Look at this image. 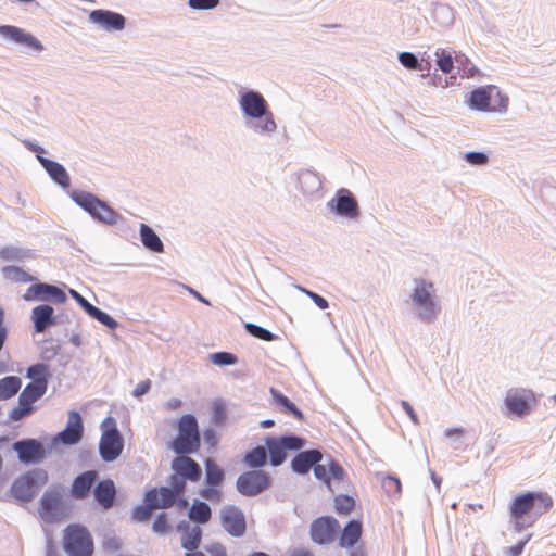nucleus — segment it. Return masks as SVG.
<instances>
[{"label":"nucleus","instance_id":"5701e85b","mask_svg":"<svg viewBox=\"0 0 556 556\" xmlns=\"http://www.w3.org/2000/svg\"><path fill=\"white\" fill-rule=\"evenodd\" d=\"M93 496L96 502L103 508L110 509L113 507L116 497V488L111 479H104L94 483Z\"/></svg>","mask_w":556,"mask_h":556},{"label":"nucleus","instance_id":"a19ab883","mask_svg":"<svg viewBox=\"0 0 556 556\" xmlns=\"http://www.w3.org/2000/svg\"><path fill=\"white\" fill-rule=\"evenodd\" d=\"M212 418L216 425H224L227 419V407L223 401H215L212 406Z\"/></svg>","mask_w":556,"mask_h":556},{"label":"nucleus","instance_id":"864d4df0","mask_svg":"<svg viewBox=\"0 0 556 556\" xmlns=\"http://www.w3.org/2000/svg\"><path fill=\"white\" fill-rule=\"evenodd\" d=\"M314 473L317 479L324 481L328 486H330V476H329V466L316 464L314 467Z\"/></svg>","mask_w":556,"mask_h":556},{"label":"nucleus","instance_id":"ddd939ff","mask_svg":"<svg viewBox=\"0 0 556 556\" xmlns=\"http://www.w3.org/2000/svg\"><path fill=\"white\" fill-rule=\"evenodd\" d=\"M339 522L329 516L319 517L311 525V538L320 545L332 543L339 533Z\"/></svg>","mask_w":556,"mask_h":556},{"label":"nucleus","instance_id":"58836bf2","mask_svg":"<svg viewBox=\"0 0 556 556\" xmlns=\"http://www.w3.org/2000/svg\"><path fill=\"white\" fill-rule=\"evenodd\" d=\"M87 314L111 329L117 327V321L113 317L96 306H92Z\"/></svg>","mask_w":556,"mask_h":556},{"label":"nucleus","instance_id":"412c9836","mask_svg":"<svg viewBox=\"0 0 556 556\" xmlns=\"http://www.w3.org/2000/svg\"><path fill=\"white\" fill-rule=\"evenodd\" d=\"M98 479L96 470H87L78 475L72 483L71 496L75 500L86 498Z\"/></svg>","mask_w":556,"mask_h":556},{"label":"nucleus","instance_id":"c756f323","mask_svg":"<svg viewBox=\"0 0 556 556\" xmlns=\"http://www.w3.org/2000/svg\"><path fill=\"white\" fill-rule=\"evenodd\" d=\"M270 394L274 403L281 407L282 413L290 414L298 420H303V413L286 395L274 388L270 389Z\"/></svg>","mask_w":556,"mask_h":556},{"label":"nucleus","instance_id":"4468645a","mask_svg":"<svg viewBox=\"0 0 556 556\" xmlns=\"http://www.w3.org/2000/svg\"><path fill=\"white\" fill-rule=\"evenodd\" d=\"M534 403L533 392L526 389H510L505 397V405L509 413L517 416L528 414Z\"/></svg>","mask_w":556,"mask_h":556},{"label":"nucleus","instance_id":"8fccbe9b","mask_svg":"<svg viewBox=\"0 0 556 556\" xmlns=\"http://www.w3.org/2000/svg\"><path fill=\"white\" fill-rule=\"evenodd\" d=\"M155 509L154 507H150V505H141L134 509L132 517L137 521H146L151 517V511Z\"/></svg>","mask_w":556,"mask_h":556},{"label":"nucleus","instance_id":"c85d7f7f","mask_svg":"<svg viewBox=\"0 0 556 556\" xmlns=\"http://www.w3.org/2000/svg\"><path fill=\"white\" fill-rule=\"evenodd\" d=\"M140 238L142 244L156 253H161L164 251L163 242L160 237L154 232V230L146 224L140 225Z\"/></svg>","mask_w":556,"mask_h":556},{"label":"nucleus","instance_id":"39448f33","mask_svg":"<svg viewBox=\"0 0 556 556\" xmlns=\"http://www.w3.org/2000/svg\"><path fill=\"white\" fill-rule=\"evenodd\" d=\"M102 429L99 442L100 455L104 462H113L122 454L124 441L114 418H105L102 422Z\"/></svg>","mask_w":556,"mask_h":556},{"label":"nucleus","instance_id":"0e129e2a","mask_svg":"<svg viewBox=\"0 0 556 556\" xmlns=\"http://www.w3.org/2000/svg\"><path fill=\"white\" fill-rule=\"evenodd\" d=\"M166 406L169 409H177L181 406V401L178 399H172L170 401L167 402Z\"/></svg>","mask_w":556,"mask_h":556},{"label":"nucleus","instance_id":"6e6552de","mask_svg":"<svg viewBox=\"0 0 556 556\" xmlns=\"http://www.w3.org/2000/svg\"><path fill=\"white\" fill-rule=\"evenodd\" d=\"M73 200L85 211H87L92 217L105 224H116L119 218L117 212H115L105 202L99 200L91 193L75 192L73 194Z\"/></svg>","mask_w":556,"mask_h":556},{"label":"nucleus","instance_id":"13d9d810","mask_svg":"<svg viewBox=\"0 0 556 556\" xmlns=\"http://www.w3.org/2000/svg\"><path fill=\"white\" fill-rule=\"evenodd\" d=\"M304 292L314 301V303L321 309H326L328 307V302L326 299L320 296L319 294L304 290Z\"/></svg>","mask_w":556,"mask_h":556},{"label":"nucleus","instance_id":"c03bdc74","mask_svg":"<svg viewBox=\"0 0 556 556\" xmlns=\"http://www.w3.org/2000/svg\"><path fill=\"white\" fill-rule=\"evenodd\" d=\"M170 530V523L167 514H160L153 522V531L159 534H166Z\"/></svg>","mask_w":556,"mask_h":556},{"label":"nucleus","instance_id":"473e14b6","mask_svg":"<svg viewBox=\"0 0 556 556\" xmlns=\"http://www.w3.org/2000/svg\"><path fill=\"white\" fill-rule=\"evenodd\" d=\"M224 470L215 463L207 458L205 460V480L207 485L219 486L224 481Z\"/></svg>","mask_w":556,"mask_h":556},{"label":"nucleus","instance_id":"4c0bfd02","mask_svg":"<svg viewBox=\"0 0 556 556\" xmlns=\"http://www.w3.org/2000/svg\"><path fill=\"white\" fill-rule=\"evenodd\" d=\"M355 506V502L351 496L338 495L334 497V507L338 514L348 515Z\"/></svg>","mask_w":556,"mask_h":556},{"label":"nucleus","instance_id":"5fc2aeb1","mask_svg":"<svg viewBox=\"0 0 556 556\" xmlns=\"http://www.w3.org/2000/svg\"><path fill=\"white\" fill-rule=\"evenodd\" d=\"M465 159L472 165H483L488 162V156L482 152H468Z\"/></svg>","mask_w":556,"mask_h":556},{"label":"nucleus","instance_id":"a878e982","mask_svg":"<svg viewBox=\"0 0 556 556\" xmlns=\"http://www.w3.org/2000/svg\"><path fill=\"white\" fill-rule=\"evenodd\" d=\"M38 161L47 170L49 176L60 186L67 188L71 184L70 176L65 168L58 162L38 155Z\"/></svg>","mask_w":556,"mask_h":556},{"label":"nucleus","instance_id":"dca6fc26","mask_svg":"<svg viewBox=\"0 0 556 556\" xmlns=\"http://www.w3.org/2000/svg\"><path fill=\"white\" fill-rule=\"evenodd\" d=\"M219 516L223 528L230 535L242 536L245 533V517L240 508L233 505H227L222 508Z\"/></svg>","mask_w":556,"mask_h":556},{"label":"nucleus","instance_id":"774afa93","mask_svg":"<svg viewBox=\"0 0 556 556\" xmlns=\"http://www.w3.org/2000/svg\"><path fill=\"white\" fill-rule=\"evenodd\" d=\"M7 334H8V332H7L5 327H0V351L2 350L3 344L5 342Z\"/></svg>","mask_w":556,"mask_h":556},{"label":"nucleus","instance_id":"7c9ffc66","mask_svg":"<svg viewBox=\"0 0 556 556\" xmlns=\"http://www.w3.org/2000/svg\"><path fill=\"white\" fill-rule=\"evenodd\" d=\"M493 89L479 88L470 94V105L480 111L493 110L490 104Z\"/></svg>","mask_w":556,"mask_h":556},{"label":"nucleus","instance_id":"79ce46f5","mask_svg":"<svg viewBox=\"0 0 556 556\" xmlns=\"http://www.w3.org/2000/svg\"><path fill=\"white\" fill-rule=\"evenodd\" d=\"M435 56L439 68L445 74L451 73L454 67L451 53H447L444 50H440L435 52Z\"/></svg>","mask_w":556,"mask_h":556},{"label":"nucleus","instance_id":"f03ea898","mask_svg":"<svg viewBox=\"0 0 556 556\" xmlns=\"http://www.w3.org/2000/svg\"><path fill=\"white\" fill-rule=\"evenodd\" d=\"M240 106L243 113L252 118H263L253 125L256 132L271 134L276 129L273 113L269 112L267 102L262 94L255 91H248L240 99Z\"/></svg>","mask_w":556,"mask_h":556},{"label":"nucleus","instance_id":"a211bd4d","mask_svg":"<svg viewBox=\"0 0 556 556\" xmlns=\"http://www.w3.org/2000/svg\"><path fill=\"white\" fill-rule=\"evenodd\" d=\"M172 468L175 472L173 476L184 479L185 482L186 480L197 482L202 475L200 465L192 458L185 456V454H179L174 458Z\"/></svg>","mask_w":556,"mask_h":556},{"label":"nucleus","instance_id":"f8f14e48","mask_svg":"<svg viewBox=\"0 0 556 556\" xmlns=\"http://www.w3.org/2000/svg\"><path fill=\"white\" fill-rule=\"evenodd\" d=\"M433 292L432 282L419 280L412 294L414 303L421 307L420 317L427 321L433 320L439 312V307L433 301Z\"/></svg>","mask_w":556,"mask_h":556},{"label":"nucleus","instance_id":"3c124183","mask_svg":"<svg viewBox=\"0 0 556 556\" xmlns=\"http://www.w3.org/2000/svg\"><path fill=\"white\" fill-rule=\"evenodd\" d=\"M188 3L194 10H210L216 8L219 0H189Z\"/></svg>","mask_w":556,"mask_h":556},{"label":"nucleus","instance_id":"49530a36","mask_svg":"<svg viewBox=\"0 0 556 556\" xmlns=\"http://www.w3.org/2000/svg\"><path fill=\"white\" fill-rule=\"evenodd\" d=\"M200 494L210 502L219 503L222 501V491L218 486L207 485V488H204Z\"/></svg>","mask_w":556,"mask_h":556},{"label":"nucleus","instance_id":"9d476101","mask_svg":"<svg viewBox=\"0 0 556 556\" xmlns=\"http://www.w3.org/2000/svg\"><path fill=\"white\" fill-rule=\"evenodd\" d=\"M265 445L269 453V462L276 467L286 460L287 451H298L302 448L304 440L294 435L280 438L268 437L265 439Z\"/></svg>","mask_w":556,"mask_h":556},{"label":"nucleus","instance_id":"603ef678","mask_svg":"<svg viewBox=\"0 0 556 556\" xmlns=\"http://www.w3.org/2000/svg\"><path fill=\"white\" fill-rule=\"evenodd\" d=\"M329 476L330 481L333 479L336 481H341L345 477V472L340 464L337 462H330L329 464Z\"/></svg>","mask_w":556,"mask_h":556},{"label":"nucleus","instance_id":"69168bd1","mask_svg":"<svg viewBox=\"0 0 556 556\" xmlns=\"http://www.w3.org/2000/svg\"><path fill=\"white\" fill-rule=\"evenodd\" d=\"M290 556H313L309 551L298 548L291 552Z\"/></svg>","mask_w":556,"mask_h":556},{"label":"nucleus","instance_id":"20e7f679","mask_svg":"<svg viewBox=\"0 0 556 556\" xmlns=\"http://www.w3.org/2000/svg\"><path fill=\"white\" fill-rule=\"evenodd\" d=\"M201 445L199 426L195 417L186 414L178 420V434L172 441V448L177 454H191L198 452Z\"/></svg>","mask_w":556,"mask_h":556},{"label":"nucleus","instance_id":"72a5a7b5","mask_svg":"<svg viewBox=\"0 0 556 556\" xmlns=\"http://www.w3.org/2000/svg\"><path fill=\"white\" fill-rule=\"evenodd\" d=\"M211 517V508L205 502L195 501L189 509V518L198 523H206Z\"/></svg>","mask_w":556,"mask_h":556},{"label":"nucleus","instance_id":"423d86ee","mask_svg":"<svg viewBox=\"0 0 556 556\" xmlns=\"http://www.w3.org/2000/svg\"><path fill=\"white\" fill-rule=\"evenodd\" d=\"M47 482V472L35 469L17 478L11 486V493L18 501L29 502Z\"/></svg>","mask_w":556,"mask_h":556},{"label":"nucleus","instance_id":"c9c22d12","mask_svg":"<svg viewBox=\"0 0 556 556\" xmlns=\"http://www.w3.org/2000/svg\"><path fill=\"white\" fill-rule=\"evenodd\" d=\"M244 463L252 468H258L266 464L267 452L264 446H256L249 451L243 458Z\"/></svg>","mask_w":556,"mask_h":556},{"label":"nucleus","instance_id":"f257e3e1","mask_svg":"<svg viewBox=\"0 0 556 556\" xmlns=\"http://www.w3.org/2000/svg\"><path fill=\"white\" fill-rule=\"evenodd\" d=\"M553 506V500L546 493L528 492L517 496L510 504V517L517 526H521L525 518L540 517Z\"/></svg>","mask_w":556,"mask_h":556},{"label":"nucleus","instance_id":"de8ad7c7","mask_svg":"<svg viewBox=\"0 0 556 556\" xmlns=\"http://www.w3.org/2000/svg\"><path fill=\"white\" fill-rule=\"evenodd\" d=\"M401 64L408 70H416L419 67L417 58L410 52H402L399 54Z\"/></svg>","mask_w":556,"mask_h":556},{"label":"nucleus","instance_id":"6e6d98bb","mask_svg":"<svg viewBox=\"0 0 556 556\" xmlns=\"http://www.w3.org/2000/svg\"><path fill=\"white\" fill-rule=\"evenodd\" d=\"M70 294L85 309L86 313H88L90 308L93 306L76 290L71 289Z\"/></svg>","mask_w":556,"mask_h":556},{"label":"nucleus","instance_id":"37998d69","mask_svg":"<svg viewBox=\"0 0 556 556\" xmlns=\"http://www.w3.org/2000/svg\"><path fill=\"white\" fill-rule=\"evenodd\" d=\"M4 273H5V276L15 280V281H18V282H29V281H33V277L27 274L26 271L22 270L21 268L18 267H7L4 269Z\"/></svg>","mask_w":556,"mask_h":556},{"label":"nucleus","instance_id":"e433bc0d","mask_svg":"<svg viewBox=\"0 0 556 556\" xmlns=\"http://www.w3.org/2000/svg\"><path fill=\"white\" fill-rule=\"evenodd\" d=\"M60 494L56 491H47L40 501V514L43 517L51 515L59 506Z\"/></svg>","mask_w":556,"mask_h":556},{"label":"nucleus","instance_id":"a18cd8bd","mask_svg":"<svg viewBox=\"0 0 556 556\" xmlns=\"http://www.w3.org/2000/svg\"><path fill=\"white\" fill-rule=\"evenodd\" d=\"M212 362L215 365H233L237 362V357L232 353L217 352L211 355Z\"/></svg>","mask_w":556,"mask_h":556},{"label":"nucleus","instance_id":"aec40b11","mask_svg":"<svg viewBox=\"0 0 556 556\" xmlns=\"http://www.w3.org/2000/svg\"><path fill=\"white\" fill-rule=\"evenodd\" d=\"M89 20L108 31H118L124 29L126 20L116 12L108 10H94L89 14Z\"/></svg>","mask_w":556,"mask_h":556},{"label":"nucleus","instance_id":"680f3d73","mask_svg":"<svg viewBox=\"0 0 556 556\" xmlns=\"http://www.w3.org/2000/svg\"><path fill=\"white\" fill-rule=\"evenodd\" d=\"M45 367L42 365H35L28 368L27 376L33 379H38V376H41Z\"/></svg>","mask_w":556,"mask_h":556},{"label":"nucleus","instance_id":"09e8293b","mask_svg":"<svg viewBox=\"0 0 556 556\" xmlns=\"http://www.w3.org/2000/svg\"><path fill=\"white\" fill-rule=\"evenodd\" d=\"M382 485L391 494L401 493V481L399 478L388 476L383 479Z\"/></svg>","mask_w":556,"mask_h":556},{"label":"nucleus","instance_id":"b1692460","mask_svg":"<svg viewBox=\"0 0 556 556\" xmlns=\"http://www.w3.org/2000/svg\"><path fill=\"white\" fill-rule=\"evenodd\" d=\"M83 437L81 417L77 412H71L66 428L58 434V439L64 444H75Z\"/></svg>","mask_w":556,"mask_h":556},{"label":"nucleus","instance_id":"bf43d9fd","mask_svg":"<svg viewBox=\"0 0 556 556\" xmlns=\"http://www.w3.org/2000/svg\"><path fill=\"white\" fill-rule=\"evenodd\" d=\"M207 552L211 556H227L225 546L220 543H214L207 547Z\"/></svg>","mask_w":556,"mask_h":556},{"label":"nucleus","instance_id":"6ab92c4d","mask_svg":"<svg viewBox=\"0 0 556 556\" xmlns=\"http://www.w3.org/2000/svg\"><path fill=\"white\" fill-rule=\"evenodd\" d=\"M13 450L17 453L22 463H38L45 457V448L40 442L35 439L17 441L13 444Z\"/></svg>","mask_w":556,"mask_h":556},{"label":"nucleus","instance_id":"2f4dec72","mask_svg":"<svg viewBox=\"0 0 556 556\" xmlns=\"http://www.w3.org/2000/svg\"><path fill=\"white\" fill-rule=\"evenodd\" d=\"M202 540V530L199 526H194L189 528L187 526L186 532L181 536V546L188 551L193 552L197 551L201 544Z\"/></svg>","mask_w":556,"mask_h":556},{"label":"nucleus","instance_id":"2eb2a0df","mask_svg":"<svg viewBox=\"0 0 556 556\" xmlns=\"http://www.w3.org/2000/svg\"><path fill=\"white\" fill-rule=\"evenodd\" d=\"M328 206L337 215L344 216L350 219L357 218L359 215L358 203L352 192L345 188L337 191L334 198L328 203Z\"/></svg>","mask_w":556,"mask_h":556},{"label":"nucleus","instance_id":"bb28decb","mask_svg":"<svg viewBox=\"0 0 556 556\" xmlns=\"http://www.w3.org/2000/svg\"><path fill=\"white\" fill-rule=\"evenodd\" d=\"M53 308L49 305H39L33 309L31 318L36 332H43L47 327L54 324Z\"/></svg>","mask_w":556,"mask_h":556},{"label":"nucleus","instance_id":"f3484780","mask_svg":"<svg viewBox=\"0 0 556 556\" xmlns=\"http://www.w3.org/2000/svg\"><path fill=\"white\" fill-rule=\"evenodd\" d=\"M25 301L54 300L56 303L63 304L66 301V294L60 288L47 283H36L30 286L23 295Z\"/></svg>","mask_w":556,"mask_h":556},{"label":"nucleus","instance_id":"4be33fe9","mask_svg":"<svg viewBox=\"0 0 556 556\" xmlns=\"http://www.w3.org/2000/svg\"><path fill=\"white\" fill-rule=\"evenodd\" d=\"M0 34L17 43L25 45L35 51H41L43 49V46L36 37L16 26H1Z\"/></svg>","mask_w":556,"mask_h":556},{"label":"nucleus","instance_id":"9b49d317","mask_svg":"<svg viewBox=\"0 0 556 556\" xmlns=\"http://www.w3.org/2000/svg\"><path fill=\"white\" fill-rule=\"evenodd\" d=\"M271 483L270 476L262 470H250L241 473L237 479V490L244 496H256Z\"/></svg>","mask_w":556,"mask_h":556},{"label":"nucleus","instance_id":"7ed1b4c3","mask_svg":"<svg viewBox=\"0 0 556 556\" xmlns=\"http://www.w3.org/2000/svg\"><path fill=\"white\" fill-rule=\"evenodd\" d=\"M185 490L186 483L184 479L172 476L170 488L162 486L160 489H152L148 491L144 496V503L150 505V507L159 509L168 508L178 500L179 505L182 508H186L188 506V501L186 498H180L185 493Z\"/></svg>","mask_w":556,"mask_h":556},{"label":"nucleus","instance_id":"393cba45","mask_svg":"<svg viewBox=\"0 0 556 556\" xmlns=\"http://www.w3.org/2000/svg\"><path fill=\"white\" fill-rule=\"evenodd\" d=\"M321 453L317 450H308L299 453L291 463L292 469L298 473H306L308 470L319 463Z\"/></svg>","mask_w":556,"mask_h":556},{"label":"nucleus","instance_id":"cd10ccee","mask_svg":"<svg viewBox=\"0 0 556 556\" xmlns=\"http://www.w3.org/2000/svg\"><path fill=\"white\" fill-rule=\"evenodd\" d=\"M362 523L357 520H351L344 527L339 538V544L343 548L353 547L362 535Z\"/></svg>","mask_w":556,"mask_h":556},{"label":"nucleus","instance_id":"e2e57ef3","mask_svg":"<svg viewBox=\"0 0 556 556\" xmlns=\"http://www.w3.org/2000/svg\"><path fill=\"white\" fill-rule=\"evenodd\" d=\"M464 434V429L463 428H450L445 431V435L451 438V437H460Z\"/></svg>","mask_w":556,"mask_h":556},{"label":"nucleus","instance_id":"0eeeda50","mask_svg":"<svg viewBox=\"0 0 556 556\" xmlns=\"http://www.w3.org/2000/svg\"><path fill=\"white\" fill-rule=\"evenodd\" d=\"M64 548L70 556H91L93 542L85 527L71 525L64 534Z\"/></svg>","mask_w":556,"mask_h":556},{"label":"nucleus","instance_id":"ea45409f","mask_svg":"<svg viewBox=\"0 0 556 556\" xmlns=\"http://www.w3.org/2000/svg\"><path fill=\"white\" fill-rule=\"evenodd\" d=\"M244 327L251 336H253L257 339H261L264 341H273L276 338L270 331H268L267 329H265L261 326H257L255 324L248 323V324H245Z\"/></svg>","mask_w":556,"mask_h":556},{"label":"nucleus","instance_id":"052dcab7","mask_svg":"<svg viewBox=\"0 0 556 556\" xmlns=\"http://www.w3.org/2000/svg\"><path fill=\"white\" fill-rule=\"evenodd\" d=\"M401 406L406 412V414L410 417L414 424H418V417L413 408V406L407 401H401Z\"/></svg>","mask_w":556,"mask_h":556},{"label":"nucleus","instance_id":"338daca9","mask_svg":"<svg viewBox=\"0 0 556 556\" xmlns=\"http://www.w3.org/2000/svg\"><path fill=\"white\" fill-rule=\"evenodd\" d=\"M26 146L30 151L37 153V156L40 155L41 153H43V149L37 144H34L31 142H26Z\"/></svg>","mask_w":556,"mask_h":556},{"label":"nucleus","instance_id":"4d7b16f0","mask_svg":"<svg viewBox=\"0 0 556 556\" xmlns=\"http://www.w3.org/2000/svg\"><path fill=\"white\" fill-rule=\"evenodd\" d=\"M151 388V381L149 379L147 380H143V381H140L136 388L134 389L132 391V395L135 397H140L141 395L146 394L149 392Z\"/></svg>","mask_w":556,"mask_h":556},{"label":"nucleus","instance_id":"f704fd0d","mask_svg":"<svg viewBox=\"0 0 556 556\" xmlns=\"http://www.w3.org/2000/svg\"><path fill=\"white\" fill-rule=\"evenodd\" d=\"M21 379L9 376L0 379V400H8L15 395L21 389Z\"/></svg>","mask_w":556,"mask_h":556},{"label":"nucleus","instance_id":"1a4fd4ad","mask_svg":"<svg viewBox=\"0 0 556 556\" xmlns=\"http://www.w3.org/2000/svg\"><path fill=\"white\" fill-rule=\"evenodd\" d=\"M46 390L45 379H36L28 383L20 394L18 405L11 410L10 418L17 421L29 415L34 410L33 404L45 394Z\"/></svg>","mask_w":556,"mask_h":556}]
</instances>
